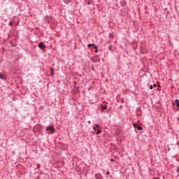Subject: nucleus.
<instances>
[{
	"mask_svg": "<svg viewBox=\"0 0 179 179\" xmlns=\"http://www.w3.org/2000/svg\"><path fill=\"white\" fill-rule=\"evenodd\" d=\"M93 45H94V43H90L87 45V47L90 48V47H93Z\"/></svg>",
	"mask_w": 179,
	"mask_h": 179,
	"instance_id": "obj_10",
	"label": "nucleus"
},
{
	"mask_svg": "<svg viewBox=\"0 0 179 179\" xmlns=\"http://www.w3.org/2000/svg\"><path fill=\"white\" fill-rule=\"evenodd\" d=\"M107 176H110V171L106 172Z\"/></svg>",
	"mask_w": 179,
	"mask_h": 179,
	"instance_id": "obj_17",
	"label": "nucleus"
},
{
	"mask_svg": "<svg viewBox=\"0 0 179 179\" xmlns=\"http://www.w3.org/2000/svg\"><path fill=\"white\" fill-rule=\"evenodd\" d=\"M154 87H156V84L155 83H154Z\"/></svg>",
	"mask_w": 179,
	"mask_h": 179,
	"instance_id": "obj_24",
	"label": "nucleus"
},
{
	"mask_svg": "<svg viewBox=\"0 0 179 179\" xmlns=\"http://www.w3.org/2000/svg\"><path fill=\"white\" fill-rule=\"evenodd\" d=\"M150 89L152 90V89H153V85H150Z\"/></svg>",
	"mask_w": 179,
	"mask_h": 179,
	"instance_id": "obj_13",
	"label": "nucleus"
},
{
	"mask_svg": "<svg viewBox=\"0 0 179 179\" xmlns=\"http://www.w3.org/2000/svg\"><path fill=\"white\" fill-rule=\"evenodd\" d=\"M173 104H176V107H179V100L178 99H176L175 102L173 103Z\"/></svg>",
	"mask_w": 179,
	"mask_h": 179,
	"instance_id": "obj_5",
	"label": "nucleus"
},
{
	"mask_svg": "<svg viewBox=\"0 0 179 179\" xmlns=\"http://www.w3.org/2000/svg\"><path fill=\"white\" fill-rule=\"evenodd\" d=\"M137 129H138V131H142V129H143V128L141 126H137Z\"/></svg>",
	"mask_w": 179,
	"mask_h": 179,
	"instance_id": "obj_8",
	"label": "nucleus"
},
{
	"mask_svg": "<svg viewBox=\"0 0 179 179\" xmlns=\"http://www.w3.org/2000/svg\"><path fill=\"white\" fill-rule=\"evenodd\" d=\"M107 109V106H103V110H106Z\"/></svg>",
	"mask_w": 179,
	"mask_h": 179,
	"instance_id": "obj_19",
	"label": "nucleus"
},
{
	"mask_svg": "<svg viewBox=\"0 0 179 179\" xmlns=\"http://www.w3.org/2000/svg\"><path fill=\"white\" fill-rule=\"evenodd\" d=\"M110 162H114V159H110Z\"/></svg>",
	"mask_w": 179,
	"mask_h": 179,
	"instance_id": "obj_21",
	"label": "nucleus"
},
{
	"mask_svg": "<svg viewBox=\"0 0 179 179\" xmlns=\"http://www.w3.org/2000/svg\"><path fill=\"white\" fill-rule=\"evenodd\" d=\"M12 24H13V23L12 22H9V25H10V26H12Z\"/></svg>",
	"mask_w": 179,
	"mask_h": 179,
	"instance_id": "obj_14",
	"label": "nucleus"
},
{
	"mask_svg": "<svg viewBox=\"0 0 179 179\" xmlns=\"http://www.w3.org/2000/svg\"><path fill=\"white\" fill-rule=\"evenodd\" d=\"M91 59L92 62H100V57L98 55L94 56Z\"/></svg>",
	"mask_w": 179,
	"mask_h": 179,
	"instance_id": "obj_1",
	"label": "nucleus"
},
{
	"mask_svg": "<svg viewBox=\"0 0 179 179\" xmlns=\"http://www.w3.org/2000/svg\"><path fill=\"white\" fill-rule=\"evenodd\" d=\"M54 130H55V129H54V127H52V126H48L46 127V131H50L51 134H54V132H55Z\"/></svg>",
	"mask_w": 179,
	"mask_h": 179,
	"instance_id": "obj_2",
	"label": "nucleus"
},
{
	"mask_svg": "<svg viewBox=\"0 0 179 179\" xmlns=\"http://www.w3.org/2000/svg\"><path fill=\"white\" fill-rule=\"evenodd\" d=\"M95 52H99V50L97 49H96Z\"/></svg>",
	"mask_w": 179,
	"mask_h": 179,
	"instance_id": "obj_20",
	"label": "nucleus"
},
{
	"mask_svg": "<svg viewBox=\"0 0 179 179\" xmlns=\"http://www.w3.org/2000/svg\"><path fill=\"white\" fill-rule=\"evenodd\" d=\"M87 5H90V2H87Z\"/></svg>",
	"mask_w": 179,
	"mask_h": 179,
	"instance_id": "obj_23",
	"label": "nucleus"
},
{
	"mask_svg": "<svg viewBox=\"0 0 179 179\" xmlns=\"http://www.w3.org/2000/svg\"><path fill=\"white\" fill-rule=\"evenodd\" d=\"M0 79H3V80H5V76L0 73Z\"/></svg>",
	"mask_w": 179,
	"mask_h": 179,
	"instance_id": "obj_7",
	"label": "nucleus"
},
{
	"mask_svg": "<svg viewBox=\"0 0 179 179\" xmlns=\"http://www.w3.org/2000/svg\"><path fill=\"white\" fill-rule=\"evenodd\" d=\"M108 50H110V51H111L112 47H111V46H109V47H108Z\"/></svg>",
	"mask_w": 179,
	"mask_h": 179,
	"instance_id": "obj_15",
	"label": "nucleus"
},
{
	"mask_svg": "<svg viewBox=\"0 0 179 179\" xmlns=\"http://www.w3.org/2000/svg\"><path fill=\"white\" fill-rule=\"evenodd\" d=\"M38 48H41V50H44L45 48V45L41 42L38 44Z\"/></svg>",
	"mask_w": 179,
	"mask_h": 179,
	"instance_id": "obj_3",
	"label": "nucleus"
},
{
	"mask_svg": "<svg viewBox=\"0 0 179 179\" xmlns=\"http://www.w3.org/2000/svg\"><path fill=\"white\" fill-rule=\"evenodd\" d=\"M41 166H40V164H37V168L36 169H40Z\"/></svg>",
	"mask_w": 179,
	"mask_h": 179,
	"instance_id": "obj_12",
	"label": "nucleus"
},
{
	"mask_svg": "<svg viewBox=\"0 0 179 179\" xmlns=\"http://www.w3.org/2000/svg\"><path fill=\"white\" fill-rule=\"evenodd\" d=\"M109 37H113V34L110 33V34H109Z\"/></svg>",
	"mask_w": 179,
	"mask_h": 179,
	"instance_id": "obj_18",
	"label": "nucleus"
},
{
	"mask_svg": "<svg viewBox=\"0 0 179 179\" xmlns=\"http://www.w3.org/2000/svg\"><path fill=\"white\" fill-rule=\"evenodd\" d=\"M94 49H95V50H97V46H94Z\"/></svg>",
	"mask_w": 179,
	"mask_h": 179,
	"instance_id": "obj_22",
	"label": "nucleus"
},
{
	"mask_svg": "<svg viewBox=\"0 0 179 179\" xmlns=\"http://www.w3.org/2000/svg\"><path fill=\"white\" fill-rule=\"evenodd\" d=\"M13 155H15V151L13 152Z\"/></svg>",
	"mask_w": 179,
	"mask_h": 179,
	"instance_id": "obj_26",
	"label": "nucleus"
},
{
	"mask_svg": "<svg viewBox=\"0 0 179 179\" xmlns=\"http://www.w3.org/2000/svg\"><path fill=\"white\" fill-rule=\"evenodd\" d=\"M95 178L96 179H103V176L100 173L95 174Z\"/></svg>",
	"mask_w": 179,
	"mask_h": 179,
	"instance_id": "obj_4",
	"label": "nucleus"
},
{
	"mask_svg": "<svg viewBox=\"0 0 179 179\" xmlns=\"http://www.w3.org/2000/svg\"><path fill=\"white\" fill-rule=\"evenodd\" d=\"M96 135H100V134H101V130H100V129H98L97 131H96Z\"/></svg>",
	"mask_w": 179,
	"mask_h": 179,
	"instance_id": "obj_9",
	"label": "nucleus"
},
{
	"mask_svg": "<svg viewBox=\"0 0 179 179\" xmlns=\"http://www.w3.org/2000/svg\"><path fill=\"white\" fill-rule=\"evenodd\" d=\"M92 129H94L95 131H97V129L96 127H92Z\"/></svg>",
	"mask_w": 179,
	"mask_h": 179,
	"instance_id": "obj_16",
	"label": "nucleus"
},
{
	"mask_svg": "<svg viewBox=\"0 0 179 179\" xmlns=\"http://www.w3.org/2000/svg\"><path fill=\"white\" fill-rule=\"evenodd\" d=\"M134 128H138V124L136 123L133 124Z\"/></svg>",
	"mask_w": 179,
	"mask_h": 179,
	"instance_id": "obj_11",
	"label": "nucleus"
},
{
	"mask_svg": "<svg viewBox=\"0 0 179 179\" xmlns=\"http://www.w3.org/2000/svg\"><path fill=\"white\" fill-rule=\"evenodd\" d=\"M95 127H99V124H95Z\"/></svg>",
	"mask_w": 179,
	"mask_h": 179,
	"instance_id": "obj_25",
	"label": "nucleus"
},
{
	"mask_svg": "<svg viewBox=\"0 0 179 179\" xmlns=\"http://www.w3.org/2000/svg\"><path fill=\"white\" fill-rule=\"evenodd\" d=\"M54 68H50V72H51V76H54L55 75V73H54Z\"/></svg>",
	"mask_w": 179,
	"mask_h": 179,
	"instance_id": "obj_6",
	"label": "nucleus"
}]
</instances>
